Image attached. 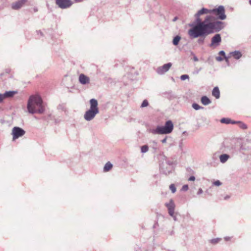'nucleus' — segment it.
<instances>
[{"instance_id":"13","label":"nucleus","mask_w":251,"mask_h":251,"mask_svg":"<svg viewBox=\"0 0 251 251\" xmlns=\"http://www.w3.org/2000/svg\"><path fill=\"white\" fill-rule=\"evenodd\" d=\"M221 41L222 39L220 34H216L211 38V43L210 44V46L213 45L216 46H218L221 42Z\"/></svg>"},{"instance_id":"37","label":"nucleus","mask_w":251,"mask_h":251,"mask_svg":"<svg viewBox=\"0 0 251 251\" xmlns=\"http://www.w3.org/2000/svg\"><path fill=\"white\" fill-rule=\"evenodd\" d=\"M4 99V97L3 96V94L0 93V103L2 102Z\"/></svg>"},{"instance_id":"47","label":"nucleus","mask_w":251,"mask_h":251,"mask_svg":"<svg viewBox=\"0 0 251 251\" xmlns=\"http://www.w3.org/2000/svg\"><path fill=\"white\" fill-rule=\"evenodd\" d=\"M229 239H230V238L228 237H226L225 238V239L226 241L228 240Z\"/></svg>"},{"instance_id":"23","label":"nucleus","mask_w":251,"mask_h":251,"mask_svg":"<svg viewBox=\"0 0 251 251\" xmlns=\"http://www.w3.org/2000/svg\"><path fill=\"white\" fill-rule=\"evenodd\" d=\"M165 95H166V97L170 100H172L176 98V96L171 91L166 92Z\"/></svg>"},{"instance_id":"44","label":"nucleus","mask_w":251,"mask_h":251,"mask_svg":"<svg viewBox=\"0 0 251 251\" xmlns=\"http://www.w3.org/2000/svg\"><path fill=\"white\" fill-rule=\"evenodd\" d=\"M194 60L195 61H198V58H197V57L195 55H194Z\"/></svg>"},{"instance_id":"14","label":"nucleus","mask_w":251,"mask_h":251,"mask_svg":"<svg viewBox=\"0 0 251 251\" xmlns=\"http://www.w3.org/2000/svg\"><path fill=\"white\" fill-rule=\"evenodd\" d=\"M79 81L81 84L85 85L90 82V79L89 77L81 74L79 76Z\"/></svg>"},{"instance_id":"40","label":"nucleus","mask_w":251,"mask_h":251,"mask_svg":"<svg viewBox=\"0 0 251 251\" xmlns=\"http://www.w3.org/2000/svg\"><path fill=\"white\" fill-rule=\"evenodd\" d=\"M218 240V239H213L211 240V243H214V244H216V243H217Z\"/></svg>"},{"instance_id":"10","label":"nucleus","mask_w":251,"mask_h":251,"mask_svg":"<svg viewBox=\"0 0 251 251\" xmlns=\"http://www.w3.org/2000/svg\"><path fill=\"white\" fill-rule=\"evenodd\" d=\"M165 206L167 208L168 213L170 216H173L174 214L175 204L173 199H170L169 202L165 204Z\"/></svg>"},{"instance_id":"25","label":"nucleus","mask_w":251,"mask_h":251,"mask_svg":"<svg viewBox=\"0 0 251 251\" xmlns=\"http://www.w3.org/2000/svg\"><path fill=\"white\" fill-rule=\"evenodd\" d=\"M206 35L200 36V38L198 40V43L199 45H202L204 43V39Z\"/></svg>"},{"instance_id":"5","label":"nucleus","mask_w":251,"mask_h":251,"mask_svg":"<svg viewBox=\"0 0 251 251\" xmlns=\"http://www.w3.org/2000/svg\"><path fill=\"white\" fill-rule=\"evenodd\" d=\"M174 129V125L172 121L168 120L166 122L164 126H156L155 129L151 130L153 134H167L171 133Z\"/></svg>"},{"instance_id":"48","label":"nucleus","mask_w":251,"mask_h":251,"mask_svg":"<svg viewBox=\"0 0 251 251\" xmlns=\"http://www.w3.org/2000/svg\"><path fill=\"white\" fill-rule=\"evenodd\" d=\"M76 2H81L82 0H75Z\"/></svg>"},{"instance_id":"11","label":"nucleus","mask_w":251,"mask_h":251,"mask_svg":"<svg viewBox=\"0 0 251 251\" xmlns=\"http://www.w3.org/2000/svg\"><path fill=\"white\" fill-rule=\"evenodd\" d=\"M172 65L171 63L164 64L163 66L157 68L156 72L159 75H163L170 69Z\"/></svg>"},{"instance_id":"2","label":"nucleus","mask_w":251,"mask_h":251,"mask_svg":"<svg viewBox=\"0 0 251 251\" xmlns=\"http://www.w3.org/2000/svg\"><path fill=\"white\" fill-rule=\"evenodd\" d=\"M41 98L38 96H31L28 100L27 108L31 114H42L45 111Z\"/></svg>"},{"instance_id":"21","label":"nucleus","mask_w":251,"mask_h":251,"mask_svg":"<svg viewBox=\"0 0 251 251\" xmlns=\"http://www.w3.org/2000/svg\"><path fill=\"white\" fill-rule=\"evenodd\" d=\"M112 164L110 162H107L104 166L103 171L104 172L109 171L112 168Z\"/></svg>"},{"instance_id":"28","label":"nucleus","mask_w":251,"mask_h":251,"mask_svg":"<svg viewBox=\"0 0 251 251\" xmlns=\"http://www.w3.org/2000/svg\"><path fill=\"white\" fill-rule=\"evenodd\" d=\"M149 150V147L148 145H144L141 147V151L142 153H146Z\"/></svg>"},{"instance_id":"26","label":"nucleus","mask_w":251,"mask_h":251,"mask_svg":"<svg viewBox=\"0 0 251 251\" xmlns=\"http://www.w3.org/2000/svg\"><path fill=\"white\" fill-rule=\"evenodd\" d=\"M238 124L239 125V126L242 129H245L248 127L247 125L242 122H238Z\"/></svg>"},{"instance_id":"29","label":"nucleus","mask_w":251,"mask_h":251,"mask_svg":"<svg viewBox=\"0 0 251 251\" xmlns=\"http://www.w3.org/2000/svg\"><path fill=\"white\" fill-rule=\"evenodd\" d=\"M169 188L173 193H175L176 192V188L175 184H171L169 186Z\"/></svg>"},{"instance_id":"1","label":"nucleus","mask_w":251,"mask_h":251,"mask_svg":"<svg viewBox=\"0 0 251 251\" xmlns=\"http://www.w3.org/2000/svg\"><path fill=\"white\" fill-rule=\"evenodd\" d=\"M212 19V16H207L204 23H201V28L191 38H196L200 36L208 35L214 32H219L224 28L225 25L224 22L220 21L211 22Z\"/></svg>"},{"instance_id":"16","label":"nucleus","mask_w":251,"mask_h":251,"mask_svg":"<svg viewBox=\"0 0 251 251\" xmlns=\"http://www.w3.org/2000/svg\"><path fill=\"white\" fill-rule=\"evenodd\" d=\"M229 158L230 156L226 153L222 154L219 156L220 162L222 163L226 162Z\"/></svg>"},{"instance_id":"35","label":"nucleus","mask_w":251,"mask_h":251,"mask_svg":"<svg viewBox=\"0 0 251 251\" xmlns=\"http://www.w3.org/2000/svg\"><path fill=\"white\" fill-rule=\"evenodd\" d=\"M224 57H222L221 56H219L216 57V59L218 61H222L224 60Z\"/></svg>"},{"instance_id":"19","label":"nucleus","mask_w":251,"mask_h":251,"mask_svg":"<svg viewBox=\"0 0 251 251\" xmlns=\"http://www.w3.org/2000/svg\"><path fill=\"white\" fill-rule=\"evenodd\" d=\"M230 54L236 59H239L242 56L241 52L238 50L231 52Z\"/></svg>"},{"instance_id":"24","label":"nucleus","mask_w":251,"mask_h":251,"mask_svg":"<svg viewBox=\"0 0 251 251\" xmlns=\"http://www.w3.org/2000/svg\"><path fill=\"white\" fill-rule=\"evenodd\" d=\"M221 122L223 124H229L231 122V120L227 118H224L221 120Z\"/></svg>"},{"instance_id":"33","label":"nucleus","mask_w":251,"mask_h":251,"mask_svg":"<svg viewBox=\"0 0 251 251\" xmlns=\"http://www.w3.org/2000/svg\"><path fill=\"white\" fill-rule=\"evenodd\" d=\"M188 188H189L188 185L186 184V185H184L182 186L181 190L184 191H186L188 190Z\"/></svg>"},{"instance_id":"39","label":"nucleus","mask_w":251,"mask_h":251,"mask_svg":"<svg viewBox=\"0 0 251 251\" xmlns=\"http://www.w3.org/2000/svg\"><path fill=\"white\" fill-rule=\"evenodd\" d=\"M202 193H203V191H202V189L201 188H199V190H198V191L197 192V194L198 195H200V194H201Z\"/></svg>"},{"instance_id":"53","label":"nucleus","mask_w":251,"mask_h":251,"mask_svg":"<svg viewBox=\"0 0 251 251\" xmlns=\"http://www.w3.org/2000/svg\"><path fill=\"white\" fill-rule=\"evenodd\" d=\"M249 3L251 5V0H249Z\"/></svg>"},{"instance_id":"41","label":"nucleus","mask_w":251,"mask_h":251,"mask_svg":"<svg viewBox=\"0 0 251 251\" xmlns=\"http://www.w3.org/2000/svg\"><path fill=\"white\" fill-rule=\"evenodd\" d=\"M167 141V137H165V138H164L163 139H162L161 140V142L162 143H165Z\"/></svg>"},{"instance_id":"27","label":"nucleus","mask_w":251,"mask_h":251,"mask_svg":"<svg viewBox=\"0 0 251 251\" xmlns=\"http://www.w3.org/2000/svg\"><path fill=\"white\" fill-rule=\"evenodd\" d=\"M192 106L194 109H195L196 110H198L203 108V107L201 106L200 105H199L198 104H197L196 103H193Z\"/></svg>"},{"instance_id":"45","label":"nucleus","mask_w":251,"mask_h":251,"mask_svg":"<svg viewBox=\"0 0 251 251\" xmlns=\"http://www.w3.org/2000/svg\"><path fill=\"white\" fill-rule=\"evenodd\" d=\"M229 198H230V197L229 196L226 195V197H225L224 199L225 200H226L228 199Z\"/></svg>"},{"instance_id":"18","label":"nucleus","mask_w":251,"mask_h":251,"mask_svg":"<svg viewBox=\"0 0 251 251\" xmlns=\"http://www.w3.org/2000/svg\"><path fill=\"white\" fill-rule=\"evenodd\" d=\"M212 95L218 99L220 97V92L219 89L218 87H215L212 92Z\"/></svg>"},{"instance_id":"42","label":"nucleus","mask_w":251,"mask_h":251,"mask_svg":"<svg viewBox=\"0 0 251 251\" xmlns=\"http://www.w3.org/2000/svg\"><path fill=\"white\" fill-rule=\"evenodd\" d=\"M171 216L173 217L174 221H177L176 217L174 215V214H173V216Z\"/></svg>"},{"instance_id":"15","label":"nucleus","mask_w":251,"mask_h":251,"mask_svg":"<svg viewBox=\"0 0 251 251\" xmlns=\"http://www.w3.org/2000/svg\"><path fill=\"white\" fill-rule=\"evenodd\" d=\"M221 150L223 152H228L233 153L234 148L233 147H229L226 142H224L223 144Z\"/></svg>"},{"instance_id":"3","label":"nucleus","mask_w":251,"mask_h":251,"mask_svg":"<svg viewBox=\"0 0 251 251\" xmlns=\"http://www.w3.org/2000/svg\"><path fill=\"white\" fill-rule=\"evenodd\" d=\"M208 13H211V10H209L205 8H202L195 14V17L196 18L195 22L196 24H192L190 25L192 28L188 30V34L191 38L201 28L200 25L201 23H204V21H202L200 19V16L201 15Z\"/></svg>"},{"instance_id":"49","label":"nucleus","mask_w":251,"mask_h":251,"mask_svg":"<svg viewBox=\"0 0 251 251\" xmlns=\"http://www.w3.org/2000/svg\"><path fill=\"white\" fill-rule=\"evenodd\" d=\"M37 33L40 34L41 35H42V33L41 31H37Z\"/></svg>"},{"instance_id":"8","label":"nucleus","mask_w":251,"mask_h":251,"mask_svg":"<svg viewBox=\"0 0 251 251\" xmlns=\"http://www.w3.org/2000/svg\"><path fill=\"white\" fill-rule=\"evenodd\" d=\"M25 133V131L22 128L18 126H15L12 130V135H13V140L23 136Z\"/></svg>"},{"instance_id":"6","label":"nucleus","mask_w":251,"mask_h":251,"mask_svg":"<svg viewBox=\"0 0 251 251\" xmlns=\"http://www.w3.org/2000/svg\"><path fill=\"white\" fill-rule=\"evenodd\" d=\"M173 170L172 162L165 160L160 164V172L165 175L170 174Z\"/></svg>"},{"instance_id":"30","label":"nucleus","mask_w":251,"mask_h":251,"mask_svg":"<svg viewBox=\"0 0 251 251\" xmlns=\"http://www.w3.org/2000/svg\"><path fill=\"white\" fill-rule=\"evenodd\" d=\"M148 105H149L148 101L147 100H144L143 101V102L141 105V107H142V108L145 107L147 106Z\"/></svg>"},{"instance_id":"43","label":"nucleus","mask_w":251,"mask_h":251,"mask_svg":"<svg viewBox=\"0 0 251 251\" xmlns=\"http://www.w3.org/2000/svg\"><path fill=\"white\" fill-rule=\"evenodd\" d=\"M238 121H232V120H231V122L230 123V124H238Z\"/></svg>"},{"instance_id":"52","label":"nucleus","mask_w":251,"mask_h":251,"mask_svg":"<svg viewBox=\"0 0 251 251\" xmlns=\"http://www.w3.org/2000/svg\"><path fill=\"white\" fill-rule=\"evenodd\" d=\"M187 131H184L183 132V134H187Z\"/></svg>"},{"instance_id":"17","label":"nucleus","mask_w":251,"mask_h":251,"mask_svg":"<svg viewBox=\"0 0 251 251\" xmlns=\"http://www.w3.org/2000/svg\"><path fill=\"white\" fill-rule=\"evenodd\" d=\"M17 93V91H6L3 93V96L5 98H12L14 95Z\"/></svg>"},{"instance_id":"20","label":"nucleus","mask_w":251,"mask_h":251,"mask_svg":"<svg viewBox=\"0 0 251 251\" xmlns=\"http://www.w3.org/2000/svg\"><path fill=\"white\" fill-rule=\"evenodd\" d=\"M201 102L204 105H207L211 103V100L206 96H202L201 98Z\"/></svg>"},{"instance_id":"22","label":"nucleus","mask_w":251,"mask_h":251,"mask_svg":"<svg viewBox=\"0 0 251 251\" xmlns=\"http://www.w3.org/2000/svg\"><path fill=\"white\" fill-rule=\"evenodd\" d=\"M181 40V37L179 35L176 36L173 40V44L175 46H177L179 44L180 40Z\"/></svg>"},{"instance_id":"9","label":"nucleus","mask_w":251,"mask_h":251,"mask_svg":"<svg viewBox=\"0 0 251 251\" xmlns=\"http://www.w3.org/2000/svg\"><path fill=\"white\" fill-rule=\"evenodd\" d=\"M56 4L62 9L70 7L73 4L71 0H55Z\"/></svg>"},{"instance_id":"51","label":"nucleus","mask_w":251,"mask_h":251,"mask_svg":"<svg viewBox=\"0 0 251 251\" xmlns=\"http://www.w3.org/2000/svg\"><path fill=\"white\" fill-rule=\"evenodd\" d=\"M34 12H37V8H34Z\"/></svg>"},{"instance_id":"36","label":"nucleus","mask_w":251,"mask_h":251,"mask_svg":"<svg viewBox=\"0 0 251 251\" xmlns=\"http://www.w3.org/2000/svg\"><path fill=\"white\" fill-rule=\"evenodd\" d=\"M230 57V56H225V57H224V59H225V61H226V63L227 64V65H228V66H229V60H228V59H229V58Z\"/></svg>"},{"instance_id":"12","label":"nucleus","mask_w":251,"mask_h":251,"mask_svg":"<svg viewBox=\"0 0 251 251\" xmlns=\"http://www.w3.org/2000/svg\"><path fill=\"white\" fill-rule=\"evenodd\" d=\"M27 0H20L15 2H13L11 4V7L13 9L18 10L22 7Z\"/></svg>"},{"instance_id":"32","label":"nucleus","mask_w":251,"mask_h":251,"mask_svg":"<svg viewBox=\"0 0 251 251\" xmlns=\"http://www.w3.org/2000/svg\"><path fill=\"white\" fill-rule=\"evenodd\" d=\"M213 184L216 186H219L222 184V183L221 182V181L220 180H216V181L213 182Z\"/></svg>"},{"instance_id":"34","label":"nucleus","mask_w":251,"mask_h":251,"mask_svg":"<svg viewBox=\"0 0 251 251\" xmlns=\"http://www.w3.org/2000/svg\"><path fill=\"white\" fill-rule=\"evenodd\" d=\"M219 54L220 55H221V56H223L224 58L226 56V53H225V52L224 51V50H221L220 51V52H219Z\"/></svg>"},{"instance_id":"46","label":"nucleus","mask_w":251,"mask_h":251,"mask_svg":"<svg viewBox=\"0 0 251 251\" xmlns=\"http://www.w3.org/2000/svg\"><path fill=\"white\" fill-rule=\"evenodd\" d=\"M178 18L177 17H175L173 19V22H176Z\"/></svg>"},{"instance_id":"50","label":"nucleus","mask_w":251,"mask_h":251,"mask_svg":"<svg viewBox=\"0 0 251 251\" xmlns=\"http://www.w3.org/2000/svg\"><path fill=\"white\" fill-rule=\"evenodd\" d=\"M245 149L243 148V146H241L240 147V150H244Z\"/></svg>"},{"instance_id":"31","label":"nucleus","mask_w":251,"mask_h":251,"mask_svg":"<svg viewBox=\"0 0 251 251\" xmlns=\"http://www.w3.org/2000/svg\"><path fill=\"white\" fill-rule=\"evenodd\" d=\"M189 76L188 75H181V76H180V79L182 80H185V79H189Z\"/></svg>"},{"instance_id":"38","label":"nucleus","mask_w":251,"mask_h":251,"mask_svg":"<svg viewBox=\"0 0 251 251\" xmlns=\"http://www.w3.org/2000/svg\"><path fill=\"white\" fill-rule=\"evenodd\" d=\"M196 178L194 176H191L189 178V181H194L195 180Z\"/></svg>"},{"instance_id":"7","label":"nucleus","mask_w":251,"mask_h":251,"mask_svg":"<svg viewBox=\"0 0 251 251\" xmlns=\"http://www.w3.org/2000/svg\"><path fill=\"white\" fill-rule=\"evenodd\" d=\"M211 13H213L217 16L218 19L221 20H224L226 18V16L225 14V7L223 5H220L218 8L211 10Z\"/></svg>"},{"instance_id":"4","label":"nucleus","mask_w":251,"mask_h":251,"mask_svg":"<svg viewBox=\"0 0 251 251\" xmlns=\"http://www.w3.org/2000/svg\"><path fill=\"white\" fill-rule=\"evenodd\" d=\"M90 107L84 115V118L87 121L92 120L95 116L99 113V110L98 107V101L95 99H92L90 100Z\"/></svg>"}]
</instances>
